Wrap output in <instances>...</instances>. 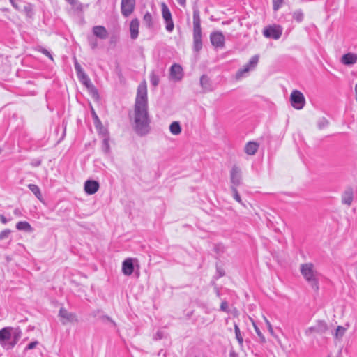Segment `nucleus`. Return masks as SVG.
I'll use <instances>...</instances> for the list:
<instances>
[{
  "mask_svg": "<svg viewBox=\"0 0 357 357\" xmlns=\"http://www.w3.org/2000/svg\"><path fill=\"white\" fill-rule=\"evenodd\" d=\"M202 31H193V50L199 53L202 49Z\"/></svg>",
  "mask_w": 357,
  "mask_h": 357,
  "instance_id": "15",
  "label": "nucleus"
},
{
  "mask_svg": "<svg viewBox=\"0 0 357 357\" xmlns=\"http://www.w3.org/2000/svg\"><path fill=\"white\" fill-rule=\"evenodd\" d=\"M139 21L137 18H134L130 21V38L132 40H136L139 36Z\"/></svg>",
  "mask_w": 357,
  "mask_h": 357,
  "instance_id": "17",
  "label": "nucleus"
},
{
  "mask_svg": "<svg viewBox=\"0 0 357 357\" xmlns=\"http://www.w3.org/2000/svg\"><path fill=\"white\" fill-rule=\"evenodd\" d=\"M92 118L93 120L94 126L99 135H100L102 137L109 135L107 129L102 125L96 113H92Z\"/></svg>",
  "mask_w": 357,
  "mask_h": 357,
  "instance_id": "14",
  "label": "nucleus"
},
{
  "mask_svg": "<svg viewBox=\"0 0 357 357\" xmlns=\"http://www.w3.org/2000/svg\"><path fill=\"white\" fill-rule=\"evenodd\" d=\"M290 100L291 105L298 110L303 109L305 102L303 94L298 90H294L291 92Z\"/></svg>",
  "mask_w": 357,
  "mask_h": 357,
  "instance_id": "6",
  "label": "nucleus"
},
{
  "mask_svg": "<svg viewBox=\"0 0 357 357\" xmlns=\"http://www.w3.org/2000/svg\"><path fill=\"white\" fill-rule=\"evenodd\" d=\"M229 357H238V355L234 351H231L229 354Z\"/></svg>",
  "mask_w": 357,
  "mask_h": 357,
  "instance_id": "58",
  "label": "nucleus"
},
{
  "mask_svg": "<svg viewBox=\"0 0 357 357\" xmlns=\"http://www.w3.org/2000/svg\"><path fill=\"white\" fill-rule=\"evenodd\" d=\"M0 220L3 224H6L7 222L6 218L2 215H0Z\"/></svg>",
  "mask_w": 357,
  "mask_h": 357,
  "instance_id": "54",
  "label": "nucleus"
},
{
  "mask_svg": "<svg viewBox=\"0 0 357 357\" xmlns=\"http://www.w3.org/2000/svg\"><path fill=\"white\" fill-rule=\"evenodd\" d=\"M134 271V265L132 259L128 258L122 263V273L125 275H130Z\"/></svg>",
  "mask_w": 357,
  "mask_h": 357,
  "instance_id": "20",
  "label": "nucleus"
},
{
  "mask_svg": "<svg viewBox=\"0 0 357 357\" xmlns=\"http://www.w3.org/2000/svg\"><path fill=\"white\" fill-rule=\"evenodd\" d=\"M11 4L13 6L17 9L20 10V4H21V0H10Z\"/></svg>",
  "mask_w": 357,
  "mask_h": 357,
  "instance_id": "45",
  "label": "nucleus"
},
{
  "mask_svg": "<svg viewBox=\"0 0 357 357\" xmlns=\"http://www.w3.org/2000/svg\"><path fill=\"white\" fill-rule=\"evenodd\" d=\"M356 100L357 101V84L355 85Z\"/></svg>",
  "mask_w": 357,
  "mask_h": 357,
  "instance_id": "59",
  "label": "nucleus"
},
{
  "mask_svg": "<svg viewBox=\"0 0 357 357\" xmlns=\"http://www.w3.org/2000/svg\"><path fill=\"white\" fill-rule=\"evenodd\" d=\"M169 130L172 134L177 135L181 132V128L178 121H174L170 124Z\"/></svg>",
  "mask_w": 357,
  "mask_h": 357,
  "instance_id": "28",
  "label": "nucleus"
},
{
  "mask_svg": "<svg viewBox=\"0 0 357 357\" xmlns=\"http://www.w3.org/2000/svg\"><path fill=\"white\" fill-rule=\"evenodd\" d=\"M22 331L20 327H5L0 330V344L10 349L18 342Z\"/></svg>",
  "mask_w": 357,
  "mask_h": 357,
  "instance_id": "1",
  "label": "nucleus"
},
{
  "mask_svg": "<svg viewBox=\"0 0 357 357\" xmlns=\"http://www.w3.org/2000/svg\"><path fill=\"white\" fill-rule=\"evenodd\" d=\"M341 62L347 66H351L357 62V54L347 53L342 56Z\"/></svg>",
  "mask_w": 357,
  "mask_h": 357,
  "instance_id": "22",
  "label": "nucleus"
},
{
  "mask_svg": "<svg viewBox=\"0 0 357 357\" xmlns=\"http://www.w3.org/2000/svg\"><path fill=\"white\" fill-rule=\"evenodd\" d=\"M77 77L79 79L80 82H82L84 86L86 87L89 86L91 83L90 78L89 76L85 73L84 71L80 73L79 74H77Z\"/></svg>",
  "mask_w": 357,
  "mask_h": 357,
  "instance_id": "27",
  "label": "nucleus"
},
{
  "mask_svg": "<svg viewBox=\"0 0 357 357\" xmlns=\"http://www.w3.org/2000/svg\"><path fill=\"white\" fill-rule=\"evenodd\" d=\"M231 186H239L241 183V170L237 166H234L230 172Z\"/></svg>",
  "mask_w": 357,
  "mask_h": 357,
  "instance_id": "11",
  "label": "nucleus"
},
{
  "mask_svg": "<svg viewBox=\"0 0 357 357\" xmlns=\"http://www.w3.org/2000/svg\"><path fill=\"white\" fill-rule=\"evenodd\" d=\"M234 332H235L236 338L238 344L241 346H242L243 343V337L241 335L240 328H239V327L238 326L237 324L234 325Z\"/></svg>",
  "mask_w": 357,
  "mask_h": 357,
  "instance_id": "32",
  "label": "nucleus"
},
{
  "mask_svg": "<svg viewBox=\"0 0 357 357\" xmlns=\"http://www.w3.org/2000/svg\"><path fill=\"white\" fill-rule=\"evenodd\" d=\"M10 231L9 229H5L0 233V240L6 239L8 237Z\"/></svg>",
  "mask_w": 357,
  "mask_h": 357,
  "instance_id": "43",
  "label": "nucleus"
},
{
  "mask_svg": "<svg viewBox=\"0 0 357 357\" xmlns=\"http://www.w3.org/2000/svg\"><path fill=\"white\" fill-rule=\"evenodd\" d=\"M150 119L148 113H135L134 129L137 135H146L150 130Z\"/></svg>",
  "mask_w": 357,
  "mask_h": 357,
  "instance_id": "3",
  "label": "nucleus"
},
{
  "mask_svg": "<svg viewBox=\"0 0 357 357\" xmlns=\"http://www.w3.org/2000/svg\"><path fill=\"white\" fill-rule=\"evenodd\" d=\"M35 93H36V86L35 87H33V86L29 87V89H28L26 91L27 95H34Z\"/></svg>",
  "mask_w": 357,
  "mask_h": 357,
  "instance_id": "52",
  "label": "nucleus"
},
{
  "mask_svg": "<svg viewBox=\"0 0 357 357\" xmlns=\"http://www.w3.org/2000/svg\"><path fill=\"white\" fill-rule=\"evenodd\" d=\"M162 7V15L165 21L172 20V13L168 8V6L162 3L161 5Z\"/></svg>",
  "mask_w": 357,
  "mask_h": 357,
  "instance_id": "26",
  "label": "nucleus"
},
{
  "mask_svg": "<svg viewBox=\"0 0 357 357\" xmlns=\"http://www.w3.org/2000/svg\"><path fill=\"white\" fill-rule=\"evenodd\" d=\"M264 319L267 326L268 331L270 332L271 334H273V329L271 324L270 323V321L267 319V318L266 317H264Z\"/></svg>",
  "mask_w": 357,
  "mask_h": 357,
  "instance_id": "48",
  "label": "nucleus"
},
{
  "mask_svg": "<svg viewBox=\"0 0 357 357\" xmlns=\"http://www.w3.org/2000/svg\"><path fill=\"white\" fill-rule=\"evenodd\" d=\"M211 44L215 47L222 48L225 46V38L221 31H214L210 34Z\"/></svg>",
  "mask_w": 357,
  "mask_h": 357,
  "instance_id": "10",
  "label": "nucleus"
},
{
  "mask_svg": "<svg viewBox=\"0 0 357 357\" xmlns=\"http://www.w3.org/2000/svg\"><path fill=\"white\" fill-rule=\"evenodd\" d=\"M33 229L27 222L24 221V231H32Z\"/></svg>",
  "mask_w": 357,
  "mask_h": 357,
  "instance_id": "51",
  "label": "nucleus"
},
{
  "mask_svg": "<svg viewBox=\"0 0 357 357\" xmlns=\"http://www.w3.org/2000/svg\"><path fill=\"white\" fill-rule=\"evenodd\" d=\"M59 316L62 319V324H66L68 322H75L77 321V317L75 314L69 312L64 307H61Z\"/></svg>",
  "mask_w": 357,
  "mask_h": 357,
  "instance_id": "13",
  "label": "nucleus"
},
{
  "mask_svg": "<svg viewBox=\"0 0 357 357\" xmlns=\"http://www.w3.org/2000/svg\"><path fill=\"white\" fill-rule=\"evenodd\" d=\"M136 0H121V13L124 17H129L135 10Z\"/></svg>",
  "mask_w": 357,
  "mask_h": 357,
  "instance_id": "9",
  "label": "nucleus"
},
{
  "mask_svg": "<svg viewBox=\"0 0 357 357\" xmlns=\"http://www.w3.org/2000/svg\"><path fill=\"white\" fill-rule=\"evenodd\" d=\"M37 50L40 52L44 55L47 56V57H49L51 60H53L52 55L51 54L50 52L48 51L47 49H45L41 46H38L37 47Z\"/></svg>",
  "mask_w": 357,
  "mask_h": 357,
  "instance_id": "37",
  "label": "nucleus"
},
{
  "mask_svg": "<svg viewBox=\"0 0 357 357\" xmlns=\"http://www.w3.org/2000/svg\"><path fill=\"white\" fill-rule=\"evenodd\" d=\"M143 23L149 29H153L154 28V20L152 15L149 12H146L143 17Z\"/></svg>",
  "mask_w": 357,
  "mask_h": 357,
  "instance_id": "25",
  "label": "nucleus"
},
{
  "mask_svg": "<svg viewBox=\"0 0 357 357\" xmlns=\"http://www.w3.org/2000/svg\"><path fill=\"white\" fill-rule=\"evenodd\" d=\"M26 85L27 86H33L35 87V84H33V82L32 81H28L26 82Z\"/></svg>",
  "mask_w": 357,
  "mask_h": 357,
  "instance_id": "57",
  "label": "nucleus"
},
{
  "mask_svg": "<svg viewBox=\"0 0 357 357\" xmlns=\"http://www.w3.org/2000/svg\"><path fill=\"white\" fill-rule=\"evenodd\" d=\"M17 228L19 229V230H22V222H19L17 224Z\"/></svg>",
  "mask_w": 357,
  "mask_h": 357,
  "instance_id": "55",
  "label": "nucleus"
},
{
  "mask_svg": "<svg viewBox=\"0 0 357 357\" xmlns=\"http://www.w3.org/2000/svg\"><path fill=\"white\" fill-rule=\"evenodd\" d=\"M87 89L89 90L93 97H98V91L93 84H91L89 86H88Z\"/></svg>",
  "mask_w": 357,
  "mask_h": 357,
  "instance_id": "42",
  "label": "nucleus"
},
{
  "mask_svg": "<svg viewBox=\"0 0 357 357\" xmlns=\"http://www.w3.org/2000/svg\"><path fill=\"white\" fill-rule=\"evenodd\" d=\"M231 190L233 193L234 199L238 202V203H242L240 195L238 194V192L237 190V188L235 186H231Z\"/></svg>",
  "mask_w": 357,
  "mask_h": 357,
  "instance_id": "36",
  "label": "nucleus"
},
{
  "mask_svg": "<svg viewBox=\"0 0 357 357\" xmlns=\"http://www.w3.org/2000/svg\"><path fill=\"white\" fill-rule=\"evenodd\" d=\"M345 331H346V329L344 327L340 326H337L336 331H335L336 338L342 337L344 335Z\"/></svg>",
  "mask_w": 357,
  "mask_h": 357,
  "instance_id": "39",
  "label": "nucleus"
},
{
  "mask_svg": "<svg viewBox=\"0 0 357 357\" xmlns=\"http://www.w3.org/2000/svg\"><path fill=\"white\" fill-rule=\"evenodd\" d=\"M135 112H147V86L145 80L137 87Z\"/></svg>",
  "mask_w": 357,
  "mask_h": 357,
  "instance_id": "4",
  "label": "nucleus"
},
{
  "mask_svg": "<svg viewBox=\"0 0 357 357\" xmlns=\"http://www.w3.org/2000/svg\"><path fill=\"white\" fill-rule=\"evenodd\" d=\"M74 66H75V69L77 73V75L79 74L80 73L84 71L82 66L77 61H75Z\"/></svg>",
  "mask_w": 357,
  "mask_h": 357,
  "instance_id": "49",
  "label": "nucleus"
},
{
  "mask_svg": "<svg viewBox=\"0 0 357 357\" xmlns=\"http://www.w3.org/2000/svg\"><path fill=\"white\" fill-rule=\"evenodd\" d=\"M66 1H68L72 6H75L76 3L75 0H66Z\"/></svg>",
  "mask_w": 357,
  "mask_h": 357,
  "instance_id": "56",
  "label": "nucleus"
},
{
  "mask_svg": "<svg viewBox=\"0 0 357 357\" xmlns=\"http://www.w3.org/2000/svg\"><path fill=\"white\" fill-rule=\"evenodd\" d=\"M24 11L26 12V16L29 17H32L33 15V8L31 5L26 6L24 8Z\"/></svg>",
  "mask_w": 357,
  "mask_h": 357,
  "instance_id": "40",
  "label": "nucleus"
},
{
  "mask_svg": "<svg viewBox=\"0 0 357 357\" xmlns=\"http://www.w3.org/2000/svg\"><path fill=\"white\" fill-rule=\"evenodd\" d=\"M293 18L297 22H301L303 20V13L301 10H296L293 14Z\"/></svg>",
  "mask_w": 357,
  "mask_h": 357,
  "instance_id": "33",
  "label": "nucleus"
},
{
  "mask_svg": "<svg viewBox=\"0 0 357 357\" xmlns=\"http://www.w3.org/2000/svg\"><path fill=\"white\" fill-rule=\"evenodd\" d=\"M89 44L92 50H95L98 47V40L93 36H89L87 37Z\"/></svg>",
  "mask_w": 357,
  "mask_h": 357,
  "instance_id": "35",
  "label": "nucleus"
},
{
  "mask_svg": "<svg viewBox=\"0 0 357 357\" xmlns=\"http://www.w3.org/2000/svg\"><path fill=\"white\" fill-rule=\"evenodd\" d=\"M220 310L223 311V312L229 311V305L226 301H222L221 305H220Z\"/></svg>",
  "mask_w": 357,
  "mask_h": 357,
  "instance_id": "46",
  "label": "nucleus"
},
{
  "mask_svg": "<svg viewBox=\"0 0 357 357\" xmlns=\"http://www.w3.org/2000/svg\"><path fill=\"white\" fill-rule=\"evenodd\" d=\"M102 137H103L102 146V151L105 153H108L110 151V146H109V135Z\"/></svg>",
  "mask_w": 357,
  "mask_h": 357,
  "instance_id": "31",
  "label": "nucleus"
},
{
  "mask_svg": "<svg viewBox=\"0 0 357 357\" xmlns=\"http://www.w3.org/2000/svg\"><path fill=\"white\" fill-rule=\"evenodd\" d=\"M253 326H254V328H255V331L259 339V342L261 343H265L266 342V338L264 337V335L262 334V333L261 332L260 329L259 328V327L255 324L253 323Z\"/></svg>",
  "mask_w": 357,
  "mask_h": 357,
  "instance_id": "34",
  "label": "nucleus"
},
{
  "mask_svg": "<svg viewBox=\"0 0 357 357\" xmlns=\"http://www.w3.org/2000/svg\"><path fill=\"white\" fill-rule=\"evenodd\" d=\"M200 84L203 89L209 90L211 88L210 79L208 76L203 75L200 77Z\"/></svg>",
  "mask_w": 357,
  "mask_h": 357,
  "instance_id": "30",
  "label": "nucleus"
},
{
  "mask_svg": "<svg viewBox=\"0 0 357 357\" xmlns=\"http://www.w3.org/2000/svg\"><path fill=\"white\" fill-rule=\"evenodd\" d=\"M259 55L256 54L251 57L250 61L243 66L242 68L239 69L236 73V78H241L244 73L249 72L251 70H253L257 65L259 62Z\"/></svg>",
  "mask_w": 357,
  "mask_h": 357,
  "instance_id": "7",
  "label": "nucleus"
},
{
  "mask_svg": "<svg viewBox=\"0 0 357 357\" xmlns=\"http://www.w3.org/2000/svg\"><path fill=\"white\" fill-rule=\"evenodd\" d=\"M28 188L40 201L43 200V196L40 190L38 185L34 184H29L28 185Z\"/></svg>",
  "mask_w": 357,
  "mask_h": 357,
  "instance_id": "29",
  "label": "nucleus"
},
{
  "mask_svg": "<svg viewBox=\"0 0 357 357\" xmlns=\"http://www.w3.org/2000/svg\"><path fill=\"white\" fill-rule=\"evenodd\" d=\"M273 1V9L276 11L282 6L283 0H272Z\"/></svg>",
  "mask_w": 357,
  "mask_h": 357,
  "instance_id": "41",
  "label": "nucleus"
},
{
  "mask_svg": "<svg viewBox=\"0 0 357 357\" xmlns=\"http://www.w3.org/2000/svg\"><path fill=\"white\" fill-rule=\"evenodd\" d=\"M263 34L267 38L278 40L282 34V28L280 25H270L264 29Z\"/></svg>",
  "mask_w": 357,
  "mask_h": 357,
  "instance_id": "5",
  "label": "nucleus"
},
{
  "mask_svg": "<svg viewBox=\"0 0 357 357\" xmlns=\"http://www.w3.org/2000/svg\"><path fill=\"white\" fill-rule=\"evenodd\" d=\"M156 335L158 337V339H161L162 338V335H161V333L160 332H158Z\"/></svg>",
  "mask_w": 357,
  "mask_h": 357,
  "instance_id": "60",
  "label": "nucleus"
},
{
  "mask_svg": "<svg viewBox=\"0 0 357 357\" xmlns=\"http://www.w3.org/2000/svg\"><path fill=\"white\" fill-rule=\"evenodd\" d=\"M99 189V183L93 180H88L84 183V190L88 195H93Z\"/></svg>",
  "mask_w": 357,
  "mask_h": 357,
  "instance_id": "18",
  "label": "nucleus"
},
{
  "mask_svg": "<svg viewBox=\"0 0 357 357\" xmlns=\"http://www.w3.org/2000/svg\"><path fill=\"white\" fill-rule=\"evenodd\" d=\"M193 31H202L200 11L196 6L193 7Z\"/></svg>",
  "mask_w": 357,
  "mask_h": 357,
  "instance_id": "21",
  "label": "nucleus"
},
{
  "mask_svg": "<svg viewBox=\"0 0 357 357\" xmlns=\"http://www.w3.org/2000/svg\"><path fill=\"white\" fill-rule=\"evenodd\" d=\"M40 164H41V160L39 158L33 159L31 162V166L35 167L40 166Z\"/></svg>",
  "mask_w": 357,
  "mask_h": 357,
  "instance_id": "50",
  "label": "nucleus"
},
{
  "mask_svg": "<svg viewBox=\"0 0 357 357\" xmlns=\"http://www.w3.org/2000/svg\"><path fill=\"white\" fill-rule=\"evenodd\" d=\"M301 273L305 280L310 284L312 288L318 291L319 280L318 272L315 270L314 266L312 263H306L301 265Z\"/></svg>",
  "mask_w": 357,
  "mask_h": 357,
  "instance_id": "2",
  "label": "nucleus"
},
{
  "mask_svg": "<svg viewBox=\"0 0 357 357\" xmlns=\"http://www.w3.org/2000/svg\"><path fill=\"white\" fill-rule=\"evenodd\" d=\"M2 152V149L0 148V154Z\"/></svg>",
  "mask_w": 357,
  "mask_h": 357,
  "instance_id": "61",
  "label": "nucleus"
},
{
  "mask_svg": "<svg viewBox=\"0 0 357 357\" xmlns=\"http://www.w3.org/2000/svg\"><path fill=\"white\" fill-rule=\"evenodd\" d=\"M169 75L172 79L175 82L181 80L183 78V68L181 65L178 63H174L169 70Z\"/></svg>",
  "mask_w": 357,
  "mask_h": 357,
  "instance_id": "12",
  "label": "nucleus"
},
{
  "mask_svg": "<svg viewBox=\"0 0 357 357\" xmlns=\"http://www.w3.org/2000/svg\"><path fill=\"white\" fill-rule=\"evenodd\" d=\"M354 199V191L353 189L349 188L346 189L342 195V203L348 206H350Z\"/></svg>",
  "mask_w": 357,
  "mask_h": 357,
  "instance_id": "19",
  "label": "nucleus"
},
{
  "mask_svg": "<svg viewBox=\"0 0 357 357\" xmlns=\"http://www.w3.org/2000/svg\"><path fill=\"white\" fill-rule=\"evenodd\" d=\"M92 32L94 36L101 40H105L109 36L107 30L102 25L94 26L92 28Z\"/></svg>",
  "mask_w": 357,
  "mask_h": 357,
  "instance_id": "16",
  "label": "nucleus"
},
{
  "mask_svg": "<svg viewBox=\"0 0 357 357\" xmlns=\"http://www.w3.org/2000/svg\"><path fill=\"white\" fill-rule=\"evenodd\" d=\"M163 71L160 70H153L150 73V82L154 87L158 86L160 83V77L162 75Z\"/></svg>",
  "mask_w": 357,
  "mask_h": 357,
  "instance_id": "23",
  "label": "nucleus"
},
{
  "mask_svg": "<svg viewBox=\"0 0 357 357\" xmlns=\"http://www.w3.org/2000/svg\"><path fill=\"white\" fill-rule=\"evenodd\" d=\"M39 344V342L38 341H33L31 343H29V344H27V346L25 347V350H31V349H34L36 345H38Z\"/></svg>",
  "mask_w": 357,
  "mask_h": 357,
  "instance_id": "47",
  "label": "nucleus"
},
{
  "mask_svg": "<svg viewBox=\"0 0 357 357\" xmlns=\"http://www.w3.org/2000/svg\"><path fill=\"white\" fill-rule=\"evenodd\" d=\"M328 330V325L324 321H318L314 326L307 328L305 333L307 336H310L314 333L324 334Z\"/></svg>",
  "mask_w": 357,
  "mask_h": 357,
  "instance_id": "8",
  "label": "nucleus"
},
{
  "mask_svg": "<svg viewBox=\"0 0 357 357\" xmlns=\"http://www.w3.org/2000/svg\"><path fill=\"white\" fill-rule=\"evenodd\" d=\"M259 148L258 144L254 142H249L245 146V152L250 155H253L256 153Z\"/></svg>",
  "mask_w": 357,
  "mask_h": 357,
  "instance_id": "24",
  "label": "nucleus"
},
{
  "mask_svg": "<svg viewBox=\"0 0 357 357\" xmlns=\"http://www.w3.org/2000/svg\"><path fill=\"white\" fill-rule=\"evenodd\" d=\"M328 124V121L326 119H322L318 122V127L320 129L325 128Z\"/></svg>",
  "mask_w": 357,
  "mask_h": 357,
  "instance_id": "44",
  "label": "nucleus"
},
{
  "mask_svg": "<svg viewBox=\"0 0 357 357\" xmlns=\"http://www.w3.org/2000/svg\"><path fill=\"white\" fill-rule=\"evenodd\" d=\"M165 22V29L168 32H172L174 28V24L173 20H166Z\"/></svg>",
  "mask_w": 357,
  "mask_h": 357,
  "instance_id": "38",
  "label": "nucleus"
},
{
  "mask_svg": "<svg viewBox=\"0 0 357 357\" xmlns=\"http://www.w3.org/2000/svg\"><path fill=\"white\" fill-rule=\"evenodd\" d=\"M178 4H180L181 6H185L186 4V0H176Z\"/></svg>",
  "mask_w": 357,
  "mask_h": 357,
  "instance_id": "53",
  "label": "nucleus"
}]
</instances>
